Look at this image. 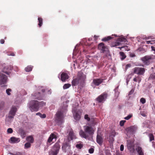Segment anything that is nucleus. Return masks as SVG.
<instances>
[{
  "label": "nucleus",
  "instance_id": "13d9d810",
  "mask_svg": "<svg viewBox=\"0 0 155 155\" xmlns=\"http://www.w3.org/2000/svg\"><path fill=\"white\" fill-rule=\"evenodd\" d=\"M0 43L2 44H3L5 42V41L3 39H1L0 41Z\"/></svg>",
  "mask_w": 155,
  "mask_h": 155
},
{
  "label": "nucleus",
  "instance_id": "6e6d98bb",
  "mask_svg": "<svg viewBox=\"0 0 155 155\" xmlns=\"http://www.w3.org/2000/svg\"><path fill=\"white\" fill-rule=\"evenodd\" d=\"M150 78H151L153 79H155V75L153 74L151 75Z\"/></svg>",
  "mask_w": 155,
  "mask_h": 155
},
{
  "label": "nucleus",
  "instance_id": "37998d69",
  "mask_svg": "<svg viewBox=\"0 0 155 155\" xmlns=\"http://www.w3.org/2000/svg\"><path fill=\"white\" fill-rule=\"evenodd\" d=\"M12 90L11 89L8 88L6 90V93L8 95H11L10 92H11Z\"/></svg>",
  "mask_w": 155,
  "mask_h": 155
},
{
  "label": "nucleus",
  "instance_id": "de8ad7c7",
  "mask_svg": "<svg viewBox=\"0 0 155 155\" xmlns=\"http://www.w3.org/2000/svg\"><path fill=\"white\" fill-rule=\"evenodd\" d=\"M94 149L92 148H90L88 150L89 153H94Z\"/></svg>",
  "mask_w": 155,
  "mask_h": 155
},
{
  "label": "nucleus",
  "instance_id": "603ef678",
  "mask_svg": "<svg viewBox=\"0 0 155 155\" xmlns=\"http://www.w3.org/2000/svg\"><path fill=\"white\" fill-rule=\"evenodd\" d=\"M124 150V146L123 144H121L120 146V150L121 151H123Z\"/></svg>",
  "mask_w": 155,
  "mask_h": 155
},
{
  "label": "nucleus",
  "instance_id": "e433bc0d",
  "mask_svg": "<svg viewBox=\"0 0 155 155\" xmlns=\"http://www.w3.org/2000/svg\"><path fill=\"white\" fill-rule=\"evenodd\" d=\"M149 137L150 138V141L154 140V137L152 134H149Z\"/></svg>",
  "mask_w": 155,
  "mask_h": 155
},
{
  "label": "nucleus",
  "instance_id": "49530a36",
  "mask_svg": "<svg viewBox=\"0 0 155 155\" xmlns=\"http://www.w3.org/2000/svg\"><path fill=\"white\" fill-rule=\"evenodd\" d=\"M13 130L11 128H9L8 129L7 132L8 134H11L13 132Z\"/></svg>",
  "mask_w": 155,
  "mask_h": 155
},
{
  "label": "nucleus",
  "instance_id": "79ce46f5",
  "mask_svg": "<svg viewBox=\"0 0 155 155\" xmlns=\"http://www.w3.org/2000/svg\"><path fill=\"white\" fill-rule=\"evenodd\" d=\"M106 53H105L104 55V58L107 57L108 55H110L109 51L106 50Z\"/></svg>",
  "mask_w": 155,
  "mask_h": 155
},
{
  "label": "nucleus",
  "instance_id": "412c9836",
  "mask_svg": "<svg viewBox=\"0 0 155 155\" xmlns=\"http://www.w3.org/2000/svg\"><path fill=\"white\" fill-rule=\"evenodd\" d=\"M97 141L99 144H101L103 142L102 137L100 136L97 135Z\"/></svg>",
  "mask_w": 155,
  "mask_h": 155
},
{
  "label": "nucleus",
  "instance_id": "c85d7f7f",
  "mask_svg": "<svg viewBox=\"0 0 155 155\" xmlns=\"http://www.w3.org/2000/svg\"><path fill=\"white\" fill-rule=\"evenodd\" d=\"M117 41L120 42H125L127 41V39L124 38H119L117 39Z\"/></svg>",
  "mask_w": 155,
  "mask_h": 155
},
{
  "label": "nucleus",
  "instance_id": "b1692460",
  "mask_svg": "<svg viewBox=\"0 0 155 155\" xmlns=\"http://www.w3.org/2000/svg\"><path fill=\"white\" fill-rule=\"evenodd\" d=\"M134 127L131 126L130 127H128L126 130L128 133H132L134 131Z\"/></svg>",
  "mask_w": 155,
  "mask_h": 155
},
{
  "label": "nucleus",
  "instance_id": "0eeeda50",
  "mask_svg": "<svg viewBox=\"0 0 155 155\" xmlns=\"http://www.w3.org/2000/svg\"><path fill=\"white\" fill-rule=\"evenodd\" d=\"M127 149L129 150L130 152L133 153L135 151L134 148V142L130 140H127Z\"/></svg>",
  "mask_w": 155,
  "mask_h": 155
},
{
  "label": "nucleus",
  "instance_id": "5701e85b",
  "mask_svg": "<svg viewBox=\"0 0 155 155\" xmlns=\"http://www.w3.org/2000/svg\"><path fill=\"white\" fill-rule=\"evenodd\" d=\"M40 93L38 92V93H35L32 94L33 97V98L37 99H39L40 97Z\"/></svg>",
  "mask_w": 155,
  "mask_h": 155
},
{
  "label": "nucleus",
  "instance_id": "58836bf2",
  "mask_svg": "<svg viewBox=\"0 0 155 155\" xmlns=\"http://www.w3.org/2000/svg\"><path fill=\"white\" fill-rule=\"evenodd\" d=\"M116 135V133L114 130H112L110 135V136L114 137Z\"/></svg>",
  "mask_w": 155,
  "mask_h": 155
},
{
  "label": "nucleus",
  "instance_id": "8fccbe9b",
  "mask_svg": "<svg viewBox=\"0 0 155 155\" xmlns=\"http://www.w3.org/2000/svg\"><path fill=\"white\" fill-rule=\"evenodd\" d=\"M126 121L124 120H121L120 122V125L121 126H123L124 125V123Z\"/></svg>",
  "mask_w": 155,
  "mask_h": 155
},
{
  "label": "nucleus",
  "instance_id": "e2e57ef3",
  "mask_svg": "<svg viewBox=\"0 0 155 155\" xmlns=\"http://www.w3.org/2000/svg\"><path fill=\"white\" fill-rule=\"evenodd\" d=\"M139 155H144L143 153V152L138 153Z\"/></svg>",
  "mask_w": 155,
  "mask_h": 155
},
{
  "label": "nucleus",
  "instance_id": "f3484780",
  "mask_svg": "<svg viewBox=\"0 0 155 155\" xmlns=\"http://www.w3.org/2000/svg\"><path fill=\"white\" fill-rule=\"evenodd\" d=\"M12 69L13 67L11 65L7 66L3 68V72L7 74H8L10 73V71Z\"/></svg>",
  "mask_w": 155,
  "mask_h": 155
},
{
  "label": "nucleus",
  "instance_id": "a18cd8bd",
  "mask_svg": "<svg viewBox=\"0 0 155 155\" xmlns=\"http://www.w3.org/2000/svg\"><path fill=\"white\" fill-rule=\"evenodd\" d=\"M84 119L87 120L88 121H89L90 120V118L88 117V115L87 114H86L85 115Z\"/></svg>",
  "mask_w": 155,
  "mask_h": 155
},
{
  "label": "nucleus",
  "instance_id": "dca6fc26",
  "mask_svg": "<svg viewBox=\"0 0 155 155\" xmlns=\"http://www.w3.org/2000/svg\"><path fill=\"white\" fill-rule=\"evenodd\" d=\"M103 81L104 79L101 78L94 79L92 84H93L96 86H98L101 84L103 82Z\"/></svg>",
  "mask_w": 155,
  "mask_h": 155
},
{
  "label": "nucleus",
  "instance_id": "72a5a7b5",
  "mask_svg": "<svg viewBox=\"0 0 155 155\" xmlns=\"http://www.w3.org/2000/svg\"><path fill=\"white\" fill-rule=\"evenodd\" d=\"M31 143L28 142L25 143L24 145L25 148L26 149L30 147H31Z\"/></svg>",
  "mask_w": 155,
  "mask_h": 155
},
{
  "label": "nucleus",
  "instance_id": "aec40b11",
  "mask_svg": "<svg viewBox=\"0 0 155 155\" xmlns=\"http://www.w3.org/2000/svg\"><path fill=\"white\" fill-rule=\"evenodd\" d=\"M74 117L75 119L76 120H79L81 118V115L78 113L75 112L73 113Z\"/></svg>",
  "mask_w": 155,
  "mask_h": 155
},
{
  "label": "nucleus",
  "instance_id": "6ab92c4d",
  "mask_svg": "<svg viewBox=\"0 0 155 155\" xmlns=\"http://www.w3.org/2000/svg\"><path fill=\"white\" fill-rule=\"evenodd\" d=\"M26 140L28 142L32 143L34 142V138L32 135L26 137Z\"/></svg>",
  "mask_w": 155,
  "mask_h": 155
},
{
  "label": "nucleus",
  "instance_id": "c03bdc74",
  "mask_svg": "<svg viewBox=\"0 0 155 155\" xmlns=\"http://www.w3.org/2000/svg\"><path fill=\"white\" fill-rule=\"evenodd\" d=\"M146 101L145 98L143 97L141 98L140 99V102L142 104H144L146 102Z\"/></svg>",
  "mask_w": 155,
  "mask_h": 155
},
{
  "label": "nucleus",
  "instance_id": "4c0bfd02",
  "mask_svg": "<svg viewBox=\"0 0 155 155\" xmlns=\"http://www.w3.org/2000/svg\"><path fill=\"white\" fill-rule=\"evenodd\" d=\"M83 146V145L81 143L77 144L76 146V147L79 149H81L82 147Z\"/></svg>",
  "mask_w": 155,
  "mask_h": 155
},
{
  "label": "nucleus",
  "instance_id": "4be33fe9",
  "mask_svg": "<svg viewBox=\"0 0 155 155\" xmlns=\"http://www.w3.org/2000/svg\"><path fill=\"white\" fill-rule=\"evenodd\" d=\"M19 132L21 138L22 139H24L26 136V133L23 130L20 129L19 130Z\"/></svg>",
  "mask_w": 155,
  "mask_h": 155
},
{
  "label": "nucleus",
  "instance_id": "ea45409f",
  "mask_svg": "<svg viewBox=\"0 0 155 155\" xmlns=\"http://www.w3.org/2000/svg\"><path fill=\"white\" fill-rule=\"evenodd\" d=\"M114 140V137L109 136V141L110 142H113Z\"/></svg>",
  "mask_w": 155,
  "mask_h": 155
},
{
  "label": "nucleus",
  "instance_id": "423d86ee",
  "mask_svg": "<svg viewBox=\"0 0 155 155\" xmlns=\"http://www.w3.org/2000/svg\"><path fill=\"white\" fill-rule=\"evenodd\" d=\"M133 73L138 75H143L145 71V69L143 68L135 67L133 69Z\"/></svg>",
  "mask_w": 155,
  "mask_h": 155
},
{
  "label": "nucleus",
  "instance_id": "7ed1b4c3",
  "mask_svg": "<svg viewBox=\"0 0 155 155\" xmlns=\"http://www.w3.org/2000/svg\"><path fill=\"white\" fill-rule=\"evenodd\" d=\"M67 106H65L60 110H58L56 114L55 122L59 125L61 124L64 122V118L67 110Z\"/></svg>",
  "mask_w": 155,
  "mask_h": 155
},
{
  "label": "nucleus",
  "instance_id": "7c9ffc66",
  "mask_svg": "<svg viewBox=\"0 0 155 155\" xmlns=\"http://www.w3.org/2000/svg\"><path fill=\"white\" fill-rule=\"evenodd\" d=\"M38 105L39 108L40 107H43L45 105V103L43 101H38Z\"/></svg>",
  "mask_w": 155,
  "mask_h": 155
},
{
  "label": "nucleus",
  "instance_id": "9d476101",
  "mask_svg": "<svg viewBox=\"0 0 155 155\" xmlns=\"http://www.w3.org/2000/svg\"><path fill=\"white\" fill-rule=\"evenodd\" d=\"M141 60L144 64L147 65L150 64L152 58L151 56L146 55L142 58Z\"/></svg>",
  "mask_w": 155,
  "mask_h": 155
},
{
  "label": "nucleus",
  "instance_id": "2f4dec72",
  "mask_svg": "<svg viewBox=\"0 0 155 155\" xmlns=\"http://www.w3.org/2000/svg\"><path fill=\"white\" fill-rule=\"evenodd\" d=\"M71 86V84H65L63 86V88L64 89H66L69 88Z\"/></svg>",
  "mask_w": 155,
  "mask_h": 155
},
{
  "label": "nucleus",
  "instance_id": "a211bd4d",
  "mask_svg": "<svg viewBox=\"0 0 155 155\" xmlns=\"http://www.w3.org/2000/svg\"><path fill=\"white\" fill-rule=\"evenodd\" d=\"M20 141V138H16L15 137H12L9 140V141L11 143H16L19 142Z\"/></svg>",
  "mask_w": 155,
  "mask_h": 155
},
{
  "label": "nucleus",
  "instance_id": "0e129e2a",
  "mask_svg": "<svg viewBox=\"0 0 155 155\" xmlns=\"http://www.w3.org/2000/svg\"><path fill=\"white\" fill-rule=\"evenodd\" d=\"M48 94H51V90H50L48 91Z\"/></svg>",
  "mask_w": 155,
  "mask_h": 155
},
{
  "label": "nucleus",
  "instance_id": "4468645a",
  "mask_svg": "<svg viewBox=\"0 0 155 155\" xmlns=\"http://www.w3.org/2000/svg\"><path fill=\"white\" fill-rule=\"evenodd\" d=\"M56 136L54 134H51L47 142V144L48 146L51 145L52 143L51 142L52 141L53 139H56Z\"/></svg>",
  "mask_w": 155,
  "mask_h": 155
},
{
  "label": "nucleus",
  "instance_id": "2eb2a0df",
  "mask_svg": "<svg viewBox=\"0 0 155 155\" xmlns=\"http://www.w3.org/2000/svg\"><path fill=\"white\" fill-rule=\"evenodd\" d=\"M69 78L68 74L64 72H62L61 75L60 79L62 82H65Z\"/></svg>",
  "mask_w": 155,
  "mask_h": 155
},
{
  "label": "nucleus",
  "instance_id": "9b49d317",
  "mask_svg": "<svg viewBox=\"0 0 155 155\" xmlns=\"http://www.w3.org/2000/svg\"><path fill=\"white\" fill-rule=\"evenodd\" d=\"M17 111V108L15 106H12L9 113L8 118L12 119L14 118Z\"/></svg>",
  "mask_w": 155,
  "mask_h": 155
},
{
  "label": "nucleus",
  "instance_id": "473e14b6",
  "mask_svg": "<svg viewBox=\"0 0 155 155\" xmlns=\"http://www.w3.org/2000/svg\"><path fill=\"white\" fill-rule=\"evenodd\" d=\"M112 38L111 37L109 36L107 37H105L103 38L102 39V41H107L111 39Z\"/></svg>",
  "mask_w": 155,
  "mask_h": 155
},
{
  "label": "nucleus",
  "instance_id": "680f3d73",
  "mask_svg": "<svg viewBox=\"0 0 155 155\" xmlns=\"http://www.w3.org/2000/svg\"><path fill=\"white\" fill-rule=\"evenodd\" d=\"M152 41H146V43L147 44H149L150 43L151 44H152V43H151V42Z\"/></svg>",
  "mask_w": 155,
  "mask_h": 155
},
{
  "label": "nucleus",
  "instance_id": "338daca9",
  "mask_svg": "<svg viewBox=\"0 0 155 155\" xmlns=\"http://www.w3.org/2000/svg\"><path fill=\"white\" fill-rule=\"evenodd\" d=\"M42 91V92H43V93H44L45 92V90L44 89H42L41 90Z\"/></svg>",
  "mask_w": 155,
  "mask_h": 155
},
{
  "label": "nucleus",
  "instance_id": "bb28decb",
  "mask_svg": "<svg viewBox=\"0 0 155 155\" xmlns=\"http://www.w3.org/2000/svg\"><path fill=\"white\" fill-rule=\"evenodd\" d=\"M38 20L39 22L38 25L39 27H40L43 24V19L39 17L38 18Z\"/></svg>",
  "mask_w": 155,
  "mask_h": 155
},
{
  "label": "nucleus",
  "instance_id": "09e8293b",
  "mask_svg": "<svg viewBox=\"0 0 155 155\" xmlns=\"http://www.w3.org/2000/svg\"><path fill=\"white\" fill-rule=\"evenodd\" d=\"M9 153L11 155H21V154L20 152H17L14 154L11 153Z\"/></svg>",
  "mask_w": 155,
  "mask_h": 155
},
{
  "label": "nucleus",
  "instance_id": "5fc2aeb1",
  "mask_svg": "<svg viewBox=\"0 0 155 155\" xmlns=\"http://www.w3.org/2000/svg\"><path fill=\"white\" fill-rule=\"evenodd\" d=\"M131 66V65L130 64H128L127 65H126V68L127 69L128 68H130Z\"/></svg>",
  "mask_w": 155,
  "mask_h": 155
},
{
  "label": "nucleus",
  "instance_id": "cd10ccee",
  "mask_svg": "<svg viewBox=\"0 0 155 155\" xmlns=\"http://www.w3.org/2000/svg\"><path fill=\"white\" fill-rule=\"evenodd\" d=\"M120 59L121 60H123L126 57V55L123 52H120Z\"/></svg>",
  "mask_w": 155,
  "mask_h": 155
},
{
  "label": "nucleus",
  "instance_id": "bf43d9fd",
  "mask_svg": "<svg viewBox=\"0 0 155 155\" xmlns=\"http://www.w3.org/2000/svg\"><path fill=\"white\" fill-rule=\"evenodd\" d=\"M151 48L152 51H154V53L155 54V47L153 46H152L151 47Z\"/></svg>",
  "mask_w": 155,
  "mask_h": 155
},
{
  "label": "nucleus",
  "instance_id": "774afa93",
  "mask_svg": "<svg viewBox=\"0 0 155 155\" xmlns=\"http://www.w3.org/2000/svg\"><path fill=\"white\" fill-rule=\"evenodd\" d=\"M123 48V47H118V48H120V49H121V48Z\"/></svg>",
  "mask_w": 155,
  "mask_h": 155
},
{
  "label": "nucleus",
  "instance_id": "4d7b16f0",
  "mask_svg": "<svg viewBox=\"0 0 155 155\" xmlns=\"http://www.w3.org/2000/svg\"><path fill=\"white\" fill-rule=\"evenodd\" d=\"M130 56L131 57H133L135 56V54L133 53L130 54Z\"/></svg>",
  "mask_w": 155,
  "mask_h": 155
},
{
  "label": "nucleus",
  "instance_id": "3c124183",
  "mask_svg": "<svg viewBox=\"0 0 155 155\" xmlns=\"http://www.w3.org/2000/svg\"><path fill=\"white\" fill-rule=\"evenodd\" d=\"M120 42H116L115 43V44L113 46V47H114V46H118V45H120Z\"/></svg>",
  "mask_w": 155,
  "mask_h": 155
},
{
  "label": "nucleus",
  "instance_id": "c756f323",
  "mask_svg": "<svg viewBox=\"0 0 155 155\" xmlns=\"http://www.w3.org/2000/svg\"><path fill=\"white\" fill-rule=\"evenodd\" d=\"M133 81L135 82L138 81L139 83L141 81V78L139 76H137L133 79Z\"/></svg>",
  "mask_w": 155,
  "mask_h": 155
},
{
  "label": "nucleus",
  "instance_id": "ddd939ff",
  "mask_svg": "<svg viewBox=\"0 0 155 155\" xmlns=\"http://www.w3.org/2000/svg\"><path fill=\"white\" fill-rule=\"evenodd\" d=\"M98 48L101 50V53H104L106 51V49H107V47L105 46L104 44L103 43H101L99 44Z\"/></svg>",
  "mask_w": 155,
  "mask_h": 155
},
{
  "label": "nucleus",
  "instance_id": "1a4fd4ad",
  "mask_svg": "<svg viewBox=\"0 0 155 155\" xmlns=\"http://www.w3.org/2000/svg\"><path fill=\"white\" fill-rule=\"evenodd\" d=\"M71 145L69 140L64 141L63 144L62 148L63 151L65 153L71 149Z\"/></svg>",
  "mask_w": 155,
  "mask_h": 155
},
{
  "label": "nucleus",
  "instance_id": "393cba45",
  "mask_svg": "<svg viewBox=\"0 0 155 155\" xmlns=\"http://www.w3.org/2000/svg\"><path fill=\"white\" fill-rule=\"evenodd\" d=\"M69 137L71 140H73L75 137L74 132L72 130H71L69 132L68 134Z\"/></svg>",
  "mask_w": 155,
  "mask_h": 155
},
{
  "label": "nucleus",
  "instance_id": "6e6552de",
  "mask_svg": "<svg viewBox=\"0 0 155 155\" xmlns=\"http://www.w3.org/2000/svg\"><path fill=\"white\" fill-rule=\"evenodd\" d=\"M107 94L104 92L98 96L96 100L98 103H103L107 98Z\"/></svg>",
  "mask_w": 155,
  "mask_h": 155
},
{
  "label": "nucleus",
  "instance_id": "f257e3e1",
  "mask_svg": "<svg viewBox=\"0 0 155 155\" xmlns=\"http://www.w3.org/2000/svg\"><path fill=\"white\" fill-rule=\"evenodd\" d=\"M84 131L81 129L79 131V134L81 137L85 139H87L89 136L94 134V130L93 127L89 124L83 126Z\"/></svg>",
  "mask_w": 155,
  "mask_h": 155
},
{
  "label": "nucleus",
  "instance_id": "a878e982",
  "mask_svg": "<svg viewBox=\"0 0 155 155\" xmlns=\"http://www.w3.org/2000/svg\"><path fill=\"white\" fill-rule=\"evenodd\" d=\"M33 66L29 65L27 66L25 68V70L26 72H29L32 71Z\"/></svg>",
  "mask_w": 155,
  "mask_h": 155
},
{
  "label": "nucleus",
  "instance_id": "a19ab883",
  "mask_svg": "<svg viewBox=\"0 0 155 155\" xmlns=\"http://www.w3.org/2000/svg\"><path fill=\"white\" fill-rule=\"evenodd\" d=\"M133 115L132 114H130L128 115L127 117H126L124 118V119L126 120H128L130 119L132 117Z\"/></svg>",
  "mask_w": 155,
  "mask_h": 155
},
{
  "label": "nucleus",
  "instance_id": "c9c22d12",
  "mask_svg": "<svg viewBox=\"0 0 155 155\" xmlns=\"http://www.w3.org/2000/svg\"><path fill=\"white\" fill-rule=\"evenodd\" d=\"M136 150L137 151L138 153H140V152L141 153L143 152L142 148L140 146L137 147L136 148Z\"/></svg>",
  "mask_w": 155,
  "mask_h": 155
},
{
  "label": "nucleus",
  "instance_id": "f704fd0d",
  "mask_svg": "<svg viewBox=\"0 0 155 155\" xmlns=\"http://www.w3.org/2000/svg\"><path fill=\"white\" fill-rule=\"evenodd\" d=\"M36 115L39 116L41 118H44L46 117L45 114H42L40 113H36Z\"/></svg>",
  "mask_w": 155,
  "mask_h": 155
},
{
  "label": "nucleus",
  "instance_id": "052dcab7",
  "mask_svg": "<svg viewBox=\"0 0 155 155\" xmlns=\"http://www.w3.org/2000/svg\"><path fill=\"white\" fill-rule=\"evenodd\" d=\"M8 55L9 56H14L15 55V54L14 53H12L10 54H8Z\"/></svg>",
  "mask_w": 155,
  "mask_h": 155
},
{
  "label": "nucleus",
  "instance_id": "20e7f679",
  "mask_svg": "<svg viewBox=\"0 0 155 155\" xmlns=\"http://www.w3.org/2000/svg\"><path fill=\"white\" fill-rule=\"evenodd\" d=\"M38 101L32 100L28 104V106L30 110L32 111H37L38 109Z\"/></svg>",
  "mask_w": 155,
  "mask_h": 155
},
{
  "label": "nucleus",
  "instance_id": "69168bd1",
  "mask_svg": "<svg viewBox=\"0 0 155 155\" xmlns=\"http://www.w3.org/2000/svg\"><path fill=\"white\" fill-rule=\"evenodd\" d=\"M134 91H133V90H131V91H130L129 93V94H132L133 92Z\"/></svg>",
  "mask_w": 155,
  "mask_h": 155
},
{
  "label": "nucleus",
  "instance_id": "39448f33",
  "mask_svg": "<svg viewBox=\"0 0 155 155\" xmlns=\"http://www.w3.org/2000/svg\"><path fill=\"white\" fill-rule=\"evenodd\" d=\"M60 146L58 143H56L49 152V155H57L59 152Z\"/></svg>",
  "mask_w": 155,
  "mask_h": 155
},
{
  "label": "nucleus",
  "instance_id": "f03ea898",
  "mask_svg": "<svg viewBox=\"0 0 155 155\" xmlns=\"http://www.w3.org/2000/svg\"><path fill=\"white\" fill-rule=\"evenodd\" d=\"M86 79V75L81 71L78 72L77 77H74L71 81L72 86H74L78 85L83 84L85 83Z\"/></svg>",
  "mask_w": 155,
  "mask_h": 155
},
{
  "label": "nucleus",
  "instance_id": "864d4df0",
  "mask_svg": "<svg viewBox=\"0 0 155 155\" xmlns=\"http://www.w3.org/2000/svg\"><path fill=\"white\" fill-rule=\"evenodd\" d=\"M105 155H111V154L109 151L107 150L105 152Z\"/></svg>",
  "mask_w": 155,
  "mask_h": 155
},
{
  "label": "nucleus",
  "instance_id": "f8f14e48",
  "mask_svg": "<svg viewBox=\"0 0 155 155\" xmlns=\"http://www.w3.org/2000/svg\"><path fill=\"white\" fill-rule=\"evenodd\" d=\"M7 81V76L3 74H0V85L5 84Z\"/></svg>",
  "mask_w": 155,
  "mask_h": 155
}]
</instances>
